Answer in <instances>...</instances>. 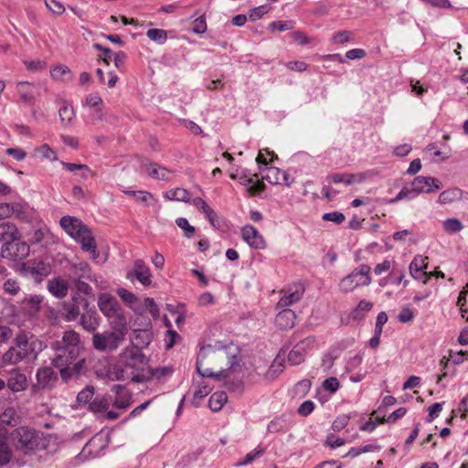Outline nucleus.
<instances>
[{"label":"nucleus","instance_id":"ea45409f","mask_svg":"<svg viewBox=\"0 0 468 468\" xmlns=\"http://www.w3.org/2000/svg\"><path fill=\"white\" fill-rule=\"evenodd\" d=\"M42 298L38 295H31L28 298H25L23 301L24 308L33 314L39 311Z\"/></svg>","mask_w":468,"mask_h":468},{"label":"nucleus","instance_id":"b1692460","mask_svg":"<svg viewBox=\"0 0 468 468\" xmlns=\"http://www.w3.org/2000/svg\"><path fill=\"white\" fill-rule=\"evenodd\" d=\"M80 324L90 333H95L100 325V316L96 310L88 309L80 316Z\"/></svg>","mask_w":468,"mask_h":468},{"label":"nucleus","instance_id":"f3484780","mask_svg":"<svg viewBox=\"0 0 468 468\" xmlns=\"http://www.w3.org/2000/svg\"><path fill=\"white\" fill-rule=\"evenodd\" d=\"M242 239L251 248L262 250L266 247V242L259 231L251 225H246L241 229Z\"/></svg>","mask_w":468,"mask_h":468},{"label":"nucleus","instance_id":"473e14b6","mask_svg":"<svg viewBox=\"0 0 468 468\" xmlns=\"http://www.w3.org/2000/svg\"><path fill=\"white\" fill-rule=\"evenodd\" d=\"M13 457V452L5 435L0 434V466L8 464Z\"/></svg>","mask_w":468,"mask_h":468},{"label":"nucleus","instance_id":"09e8293b","mask_svg":"<svg viewBox=\"0 0 468 468\" xmlns=\"http://www.w3.org/2000/svg\"><path fill=\"white\" fill-rule=\"evenodd\" d=\"M36 151L40 154V156L44 159L54 161L57 160V153L49 147L48 144H44L37 147Z\"/></svg>","mask_w":468,"mask_h":468},{"label":"nucleus","instance_id":"c756f323","mask_svg":"<svg viewBox=\"0 0 468 468\" xmlns=\"http://www.w3.org/2000/svg\"><path fill=\"white\" fill-rule=\"evenodd\" d=\"M173 372V368L169 367H162L156 368H151L148 364L147 368L144 377H145L144 382L151 381L152 379L162 380L165 378L170 376Z\"/></svg>","mask_w":468,"mask_h":468},{"label":"nucleus","instance_id":"c85d7f7f","mask_svg":"<svg viewBox=\"0 0 468 468\" xmlns=\"http://www.w3.org/2000/svg\"><path fill=\"white\" fill-rule=\"evenodd\" d=\"M304 292V288L302 284L295 285V290L292 292H288L284 294L280 301L278 302L279 307H287L292 305L294 303L300 301Z\"/></svg>","mask_w":468,"mask_h":468},{"label":"nucleus","instance_id":"412c9836","mask_svg":"<svg viewBox=\"0 0 468 468\" xmlns=\"http://www.w3.org/2000/svg\"><path fill=\"white\" fill-rule=\"evenodd\" d=\"M427 260V257L422 258L421 256H417L413 259L410 265V272L412 278L416 280H420L423 278L424 284L428 282L430 276L433 275L432 272L428 274L426 271H424V269L427 268V263L425 262Z\"/></svg>","mask_w":468,"mask_h":468},{"label":"nucleus","instance_id":"864d4df0","mask_svg":"<svg viewBox=\"0 0 468 468\" xmlns=\"http://www.w3.org/2000/svg\"><path fill=\"white\" fill-rule=\"evenodd\" d=\"M353 37V32L343 30L334 34L332 39L335 44H344L350 41Z\"/></svg>","mask_w":468,"mask_h":468},{"label":"nucleus","instance_id":"6ab92c4d","mask_svg":"<svg viewBox=\"0 0 468 468\" xmlns=\"http://www.w3.org/2000/svg\"><path fill=\"white\" fill-rule=\"evenodd\" d=\"M366 179V176L362 173L358 174H347V173H333L328 175L325 180L328 184H339L343 183L346 186H351L355 183H361Z\"/></svg>","mask_w":468,"mask_h":468},{"label":"nucleus","instance_id":"0eeeda50","mask_svg":"<svg viewBox=\"0 0 468 468\" xmlns=\"http://www.w3.org/2000/svg\"><path fill=\"white\" fill-rule=\"evenodd\" d=\"M64 271L68 280H62L60 278V299L67 294L69 282L73 284L76 281H80L81 279L93 281L91 269L84 261H80L78 262L67 261L64 265Z\"/></svg>","mask_w":468,"mask_h":468},{"label":"nucleus","instance_id":"680f3d73","mask_svg":"<svg viewBox=\"0 0 468 468\" xmlns=\"http://www.w3.org/2000/svg\"><path fill=\"white\" fill-rule=\"evenodd\" d=\"M348 421H349V417L348 416H346V415L338 416L334 420V422L332 424V429L335 431H340L348 424Z\"/></svg>","mask_w":468,"mask_h":468},{"label":"nucleus","instance_id":"20e7f679","mask_svg":"<svg viewBox=\"0 0 468 468\" xmlns=\"http://www.w3.org/2000/svg\"><path fill=\"white\" fill-rule=\"evenodd\" d=\"M229 358L227 353L222 349H216L208 345L203 346L197 354L196 368L202 378H214L218 380L228 377L227 369L214 372L212 367L218 366L219 361Z\"/></svg>","mask_w":468,"mask_h":468},{"label":"nucleus","instance_id":"c03bdc74","mask_svg":"<svg viewBox=\"0 0 468 468\" xmlns=\"http://www.w3.org/2000/svg\"><path fill=\"white\" fill-rule=\"evenodd\" d=\"M128 195L133 196L136 199L145 206H153L155 203L154 196L147 191H127Z\"/></svg>","mask_w":468,"mask_h":468},{"label":"nucleus","instance_id":"0e129e2a","mask_svg":"<svg viewBox=\"0 0 468 468\" xmlns=\"http://www.w3.org/2000/svg\"><path fill=\"white\" fill-rule=\"evenodd\" d=\"M207 30V23L204 16L197 17L193 22V32L196 34H202Z\"/></svg>","mask_w":468,"mask_h":468},{"label":"nucleus","instance_id":"de8ad7c7","mask_svg":"<svg viewBox=\"0 0 468 468\" xmlns=\"http://www.w3.org/2000/svg\"><path fill=\"white\" fill-rule=\"evenodd\" d=\"M75 116L73 107L66 103L65 101H60V121L62 122H67L69 123Z\"/></svg>","mask_w":468,"mask_h":468},{"label":"nucleus","instance_id":"e433bc0d","mask_svg":"<svg viewBox=\"0 0 468 468\" xmlns=\"http://www.w3.org/2000/svg\"><path fill=\"white\" fill-rule=\"evenodd\" d=\"M228 400V396L224 391H218L211 395L208 400V407L212 411H218L222 409Z\"/></svg>","mask_w":468,"mask_h":468},{"label":"nucleus","instance_id":"8fccbe9b","mask_svg":"<svg viewBox=\"0 0 468 468\" xmlns=\"http://www.w3.org/2000/svg\"><path fill=\"white\" fill-rule=\"evenodd\" d=\"M443 227L447 232L451 233H457L463 228V223L455 218L446 219L443 223Z\"/></svg>","mask_w":468,"mask_h":468},{"label":"nucleus","instance_id":"f704fd0d","mask_svg":"<svg viewBox=\"0 0 468 468\" xmlns=\"http://www.w3.org/2000/svg\"><path fill=\"white\" fill-rule=\"evenodd\" d=\"M142 165L145 168L148 175L155 179L166 180L168 170L165 167L158 166L156 164L152 163H143Z\"/></svg>","mask_w":468,"mask_h":468},{"label":"nucleus","instance_id":"4be33fe9","mask_svg":"<svg viewBox=\"0 0 468 468\" xmlns=\"http://www.w3.org/2000/svg\"><path fill=\"white\" fill-rule=\"evenodd\" d=\"M264 171L265 175L262 176V179L266 180L270 184H284L288 186H291L292 182L289 180V175L285 171L274 166L266 167Z\"/></svg>","mask_w":468,"mask_h":468},{"label":"nucleus","instance_id":"72a5a7b5","mask_svg":"<svg viewBox=\"0 0 468 468\" xmlns=\"http://www.w3.org/2000/svg\"><path fill=\"white\" fill-rule=\"evenodd\" d=\"M117 294L124 303L129 304V306L133 308L134 311H141L139 309L140 301L134 293L124 288H119L117 290Z\"/></svg>","mask_w":468,"mask_h":468},{"label":"nucleus","instance_id":"774afa93","mask_svg":"<svg viewBox=\"0 0 468 468\" xmlns=\"http://www.w3.org/2000/svg\"><path fill=\"white\" fill-rule=\"evenodd\" d=\"M44 315L50 324H57L58 320V313L55 308L47 307L44 311Z\"/></svg>","mask_w":468,"mask_h":468},{"label":"nucleus","instance_id":"7c9ffc66","mask_svg":"<svg viewBox=\"0 0 468 468\" xmlns=\"http://www.w3.org/2000/svg\"><path fill=\"white\" fill-rule=\"evenodd\" d=\"M53 236L50 233L49 229L46 227L36 229L29 241L32 244H41L43 247H48V244L52 241Z\"/></svg>","mask_w":468,"mask_h":468},{"label":"nucleus","instance_id":"13d9d810","mask_svg":"<svg viewBox=\"0 0 468 468\" xmlns=\"http://www.w3.org/2000/svg\"><path fill=\"white\" fill-rule=\"evenodd\" d=\"M346 217L343 213L338 211L328 212L323 215V219L325 221H332L335 224H341L344 222Z\"/></svg>","mask_w":468,"mask_h":468},{"label":"nucleus","instance_id":"4c0bfd02","mask_svg":"<svg viewBox=\"0 0 468 468\" xmlns=\"http://www.w3.org/2000/svg\"><path fill=\"white\" fill-rule=\"evenodd\" d=\"M165 197L168 200L190 202V193L185 188H176L165 193Z\"/></svg>","mask_w":468,"mask_h":468},{"label":"nucleus","instance_id":"1a4fd4ad","mask_svg":"<svg viewBox=\"0 0 468 468\" xmlns=\"http://www.w3.org/2000/svg\"><path fill=\"white\" fill-rule=\"evenodd\" d=\"M53 262L54 260L49 257L40 261H29L22 264V271L25 275H30L36 282H40L51 273Z\"/></svg>","mask_w":468,"mask_h":468},{"label":"nucleus","instance_id":"a878e982","mask_svg":"<svg viewBox=\"0 0 468 468\" xmlns=\"http://www.w3.org/2000/svg\"><path fill=\"white\" fill-rule=\"evenodd\" d=\"M296 314L288 308L281 311L275 317L276 325L282 330L292 328L295 324Z\"/></svg>","mask_w":468,"mask_h":468},{"label":"nucleus","instance_id":"7ed1b4c3","mask_svg":"<svg viewBox=\"0 0 468 468\" xmlns=\"http://www.w3.org/2000/svg\"><path fill=\"white\" fill-rule=\"evenodd\" d=\"M43 349V343L39 340L29 341L27 334L20 332L15 338V346H11L3 356L5 365H15L23 360L30 362Z\"/></svg>","mask_w":468,"mask_h":468},{"label":"nucleus","instance_id":"6e6d98bb","mask_svg":"<svg viewBox=\"0 0 468 468\" xmlns=\"http://www.w3.org/2000/svg\"><path fill=\"white\" fill-rule=\"evenodd\" d=\"M284 425H285V420L283 419V417H278V418H275L274 420H272L268 424L267 431H268V432H271V433L279 432L280 431H282L283 429Z\"/></svg>","mask_w":468,"mask_h":468},{"label":"nucleus","instance_id":"58836bf2","mask_svg":"<svg viewBox=\"0 0 468 468\" xmlns=\"http://www.w3.org/2000/svg\"><path fill=\"white\" fill-rule=\"evenodd\" d=\"M283 368L284 359L280 358V356H278L271 365L269 370L267 371L266 378L271 380L275 379L283 371Z\"/></svg>","mask_w":468,"mask_h":468},{"label":"nucleus","instance_id":"39448f33","mask_svg":"<svg viewBox=\"0 0 468 468\" xmlns=\"http://www.w3.org/2000/svg\"><path fill=\"white\" fill-rule=\"evenodd\" d=\"M9 438L16 449L25 454H30L47 447V441L42 437V434L27 427L15 429L10 433Z\"/></svg>","mask_w":468,"mask_h":468},{"label":"nucleus","instance_id":"69168bd1","mask_svg":"<svg viewBox=\"0 0 468 468\" xmlns=\"http://www.w3.org/2000/svg\"><path fill=\"white\" fill-rule=\"evenodd\" d=\"M314 409V404L312 400H305L298 408V414L306 417L312 413Z\"/></svg>","mask_w":468,"mask_h":468},{"label":"nucleus","instance_id":"f03ea898","mask_svg":"<svg viewBox=\"0 0 468 468\" xmlns=\"http://www.w3.org/2000/svg\"><path fill=\"white\" fill-rule=\"evenodd\" d=\"M80 335L69 330L60 342V378L64 382L76 381L82 374L85 358L80 357Z\"/></svg>","mask_w":468,"mask_h":468},{"label":"nucleus","instance_id":"2eb2a0df","mask_svg":"<svg viewBox=\"0 0 468 468\" xmlns=\"http://www.w3.org/2000/svg\"><path fill=\"white\" fill-rule=\"evenodd\" d=\"M81 250L90 254V259L97 264H103L107 261L109 254L107 250H99L93 233L84 238L80 243Z\"/></svg>","mask_w":468,"mask_h":468},{"label":"nucleus","instance_id":"603ef678","mask_svg":"<svg viewBox=\"0 0 468 468\" xmlns=\"http://www.w3.org/2000/svg\"><path fill=\"white\" fill-rule=\"evenodd\" d=\"M94 395V388L92 386H87L77 396V401L80 404L88 403Z\"/></svg>","mask_w":468,"mask_h":468},{"label":"nucleus","instance_id":"5701e85b","mask_svg":"<svg viewBox=\"0 0 468 468\" xmlns=\"http://www.w3.org/2000/svg\"><path fill=\"white\" fill-rule=\"evenodd\" d=\"M312 344V340L306 338L293 346L288 355V362L292 365H300L304 361L307 348Z\"/></svg>","mask_w":468,"mask_h":468},{"label":"nucleus","instance_id":"338daca9","mask_svg":"<svg viewBox=\"0 0 468 468\" xmlns=\"http://www.w3.org/2000/svg\"><path fill=\"white\" fill-rule=\"evenodd\" d=\"M268 12V8L266 5H261L258 7H255L250 11L249 18L251 21H256L262 17L264 14Z\"/></svg>","mask_w":468,"mask_h":468},{"label":"nucleus","instance_id":"bf43d9fd","mask_svg":"<svg viewBox=\"0 0 468 468\" xmlns=\"http://www.w3.org/2000/svg\"><path fill=\"white\" fill-rule=\"evenodd\" d=\"M26 68L30 71H41L47 69V64L41 60L25 61Z\"/></svg>","mask_w":468,"mask_h":468},{"label":"nucleus","instance_id":"79ce46f5","mask_svg":"<svg viewBox=\"0 0 468 468\" xmlns=\"http://www.w3.org/2000/svg\"><path fill=\"white\" fill-rule=\"evenodd\" d=\"M264 453H265V449L261 446H258L253 451L247 453L245 458L243 460L238 462L235 464V466L240 467V466L248 465V464L251 463L255 459L261 457Z\"/></svg>","mask_w":468,"mask_h":468},{"label":"nucleus","instance_id":"cd10ccee","mask_svg":"<svg viewBox=\"0 0 468 468\" xmlns=\"http://www.w3.org/2000/svg\"><path fill=\"white\" fill-rule=\"evenodd\" d=\"M116 393L113 405L118 409H127L131 405V394L122 385H114L112 388Z\"/></svg>","mask_w":468,"mask_h":468},{"label":"nucleus","instance_id":"423d86ee","mask_svg":"<svg viewBox=\"0 0 468 468\" xmlns=\"http://www.w3.org/2000/svg\"><path fill=\"white\" fill-rule=\"evenodd\" d=\"M126 333V319L125 317H120L119 324H115L113 330L93 334L92 346L97 351L100 352L115 351L121 343L124 340Z\"/></svg>","mask_w":468,"mask_h":468},{"label":"nucleus","instance_id":"2f4dec72","mask_svg":"<svg viewBox=\"0 0 468 468\" xmlns=\"http://www.w3.org/2000/svg\"><path fill=\"white\" fill-rule=\"evenodd\" d=\"M463 197V190L458 187H452L442 191L438 198V202L441 204H450Z\"/></svg>","mask_w":468,"mask_h":468},{"label":"nucleus","instance_id":"5fc2aeb1","mask_svg":"<svg viewBox=\"0 0 468 468\" xmlns=\"http://www.w3.org/2000/svg\"><path fill=\"white\" fill-rule=\"evenodd\" d=\"M176 225L185 231V237L192 238L195 233V228L191 226L185 218H178L176 220Z\"/></svg>","mask_w":468,"mask_h":468},{"label":"nucleus","instance_id":"f8f14e48","mask_svg":"<svg viewBox=\"0 0 468 468\" xmlns=\"http://www.w3.org/2000/svg\"><path fill=\"white\" fill-rule=\"evenodd\" d=\"M98 306L101 312L109 319L114 318L116 324H119L120 317H124L120 314V305L116 298L109 293H101L98 299Z\"/></svg>","mask_w":468,"mask_h":468},{"label":"nucleus","instance_id":"ddd939ff","mask_svg":"<svg viewBox=\"0 0 468 468\" xmlns=\"http://www.w3.org/2000/svg\"><path fill=\"white\" fill-rule=\"evenodd\" d=\"M126 279L131 282L137 280L144 287L148 288L152 285V273L146 263L141 260H135L133 270L126 273Z\"/></svg>","mask_w":468,"mask_h":468},{"label":"nucleus","instance_id":"a19ab883","mask_svg":"<svg viewBox=\"0 0 468 468\" xmlns=\"http://www.w3.org/2000/svg\"><path fill=\"white\" fill-rule=\"evenodd\" d=\"M373 303L371 302L361 300L357 306L352 311L351 316L354 320H360L364 317V314L372 309Z\"/></svg>","mask_w":468,"mask_h":468},{"label":"nucleus","instance_id":"f257e3e1","mask_svg":"<svg viewBox=\"0 0 468 468\" xmlns=\"http://www.w3.org/2000/svg\"><path fill=\"white\" fill-rule=\"evenodd\" d=\"M149 363L150 358L143 351L125 347L117 356L109 376L112 380L144 383V375Z\"/></svg>","mask_w":468,"mask_h":468},{"label":"nucleus","instance_id":"6e6552de","mask_svg":"<svg viewBox=\"0 0 468 468\" xmlns=\"http://www.w3.org/2000/svg\"><path fill=\"white\" fill-rule=\"evenodd\" d=\"M370 270L371 268L367 264H362L356 268L350 274L340 281V290L344 292H349L359 286L369 285L371 283Z\"/></svg>","mask_w":468,"mask_h":468},{"label":"nucleus","instance_id":"bb28decb","mask_svg":"<svg viewBox=\"0 0 468 468\" xmlns=\"http://www.w3.org/2000/svg\"><path fill=\"white\" fill-rule=\"evenodd\" d=\"M6 385L13 392L23 391L27 387V380L25 374L14 371L10 374Z\"/></svg>","mask_w":468,"mask_h":468},{"label":"nucleus","instance_id":"dca6fc26","mask_svg":"<svg viewBox=\"0 0 468 468\" xmlns=\"http://www.w3.org/2000/svg\"><path fill=\"white\" fill-rule=\"evenodd\" d=\"M440 181L431 176H417L411 182L413 196L417 197L420 193H432L441 188Z\"/></svg>","mask_w":468,"mask_h":468},{"label":"nucleus","instance_id":"49530a36","mask_svg":"<svg viewBox=\"0 0 468 468\" xmlns=\"http://www.w3.org/2000/svg\"><path fill=\"white\" fill-rule=\"evenodd\" d=\"M146 36L152 40L159 44H163L167 39V33L164 29L152 28L146 32Z\"/></svg>","mask_w":468,"mask_h":468},{"label":"nucleus","instance_id":"37998d69","mask_svg":"<svg viewBox=\"0 0 468 468\" xmlns=\"http://www.w3.org/2000/svg\"><path fill=\"white\" fill-rule=\"evenodd\" d=\"M212 390V387H210L206 381H201L198 383V388L194 392L193 401L192 403L195 406H198V402L197 400L202 399L206 396H207Z\"/></svg>","mask_w":468,"mask_h":468},{"label":"nucleus","instance_id":"e2e57ef3","mask_svg":"<svg viewBox=\"0 0 468 468\" xmlns=\"http://www.w3.org/2000/svg\"><path fill=\"white\" fill-rule=\"evenodd\" d=\"M345 443H346V441L344 439L335 437L332 433L327 435L326 440H325V445L329 446L332 449L343 446V445H345Z\"/></svg>","mask_w":468,"mask_h":468},{"label":"nucleus","instance_id":"c9c22d12","mask_svg":"<svg viewBox=\"0 0 468 468\" xmlns=\"http://www.w3.org/2000/svg\"><path fill=\"white\" fill-rule=\"evenodd\" d=\"M111 403L112 399L110 397H96L92 401L90 402L89 409L94 413L105 412L107 411Z\"/></svg>","mask_w":468,"mask_h":468},{"label":"nucleus","instance_id":"393cba45","mask_svg":"<svg viewBox=\"0 0 468 468\" xmlns=\"http://www.w3.org/2000/svg\"><path fill=\"white\" fill-rule=\"evenodd\" d=\"M17 239H20V232L16 224L9 221L0 223V242L2 245Z\"/></svg>","mask_w":468,"mask_h":468},{"label":"nucleus","instance_id":"a18cd8bd","mask_svg":"<svg viewBox=\"0 0 468 468\" xmlns=\"http://www.w3.org/2000/svg\"><path fill=\"white\" fill-rule=\"evenodd\" d=\"M139 309L141 311H137L138 313H144L145 310H148L154 318L159 317V308L156 305V303L153 298H150V297L144 298V305L141 306L139 304Z\"/></svg>","mask_w":468,"mask_h":468},{"label":"nucleus","instance_id":"4d7b16f0","mask_svg":"<svg viewBox=\"0 0 468 468\" xmlns=\"http://www.w3.org/2000/svg\"><path fill=\"white\" fill-rule=\"evenodd\" d=\"M293 27L292 21H274L270 24L269 28L272 31H287Z\"/></svg>","mask_w":468,"mask_h":468},{"label":"nucleus","instance_id":"3c124183","mask_svg":"<svg viewBox=\"0 0 468 468\" xmlns=\"http://www.w3.org/2000/svg\"><path fill=\"white\" fill-rule=\"evenodd\" d=\"M18 92L21 95V99L27 103H31L34 101V94L28 90L27 82H19L17 84Z\"/></svg>","mask_w":468,"mask_h":468},{"label":"nucleus","instance_id":"4468645a","mask_svg":"<svg viewBox=\"0 0 468 468\" xmlns=\"http://www.w3.org/2000/svg\"><path fill=\"white\" fill-rule=\"evenodd\" d=\"M80 305L88 306V302L78 293L74 294L70 300L65 301L60 309V315L67 321H75L80 314Z\"/></svg>","mask_w":468,"mask_h":468},{"label":"nucleus","instance_id":"a211bd4d","mask_svg":"<svg viewBox=\"0 0 468 468\" xmlns=\"http://www.w3.org/2000/svg\"><path fill=\"white\" fill-rule=\"evenodd\" d=\"M37 387L42 389H48L55 386L57 375L52 367H42L37 371Z\"/></svg>","mask_w":468,"mask_h":468},{"label":"nucleus","instance_id":"052dcab7","mask_svg":"<svg viewBox=\"0 0 468 468\" xmlns=\"http://www.w3.org/2000/svg\"><path fill=\"white\" fill-rule=\"evenodd\" d=\"M339 386V381L335 377L326 378L323 383L324 388L331 393H335L338 389Z\"/></svg>","mask_w":468,"mask_h":468},{"label":"nucleus","instance_id":"9b49d317","mask_svg":"<svg viewBox=\"0 0 468 468\" xmlns=\"http://www.w3.org/2000/svg\"><path fill=\"white\" fill-rule=\"evenodd\" d=\"M29 245L20 239L3 244L0 250V258L13 261L24 260L29 255Z\"/></svg>","mask_w":468,"mask_h":468},{"label":"nucleus","instance_id":"9d476101","mask_svg":"<svg viewBox=\"0 0 468 468\" xmlns=\"http://www.w3.org/2000/svg\"><path fill=\"white\" fill-rule=\"evenodd\" d=\"M60 228L79 243L82 242L84 238L92 234L91 229L83 224L80 218L71 216L60 218Z\"/></svg>","mask_w":468,"mask_h":468},{"label":"nucleus","instance_id":"aec40b11","mask_svg":"<svg viewBox=\"0 0 468 468\" xmlns=\"http://www.w3.org/2000/svg\"><path fill=\"white\" fill-rule=\"evenodd\" d=\"M153 335L149 329H134L131 335V345L127 347H134L142 351L152 342Z\"/></svg>","mask_w":468,"mask_h":468}]
</instances>
